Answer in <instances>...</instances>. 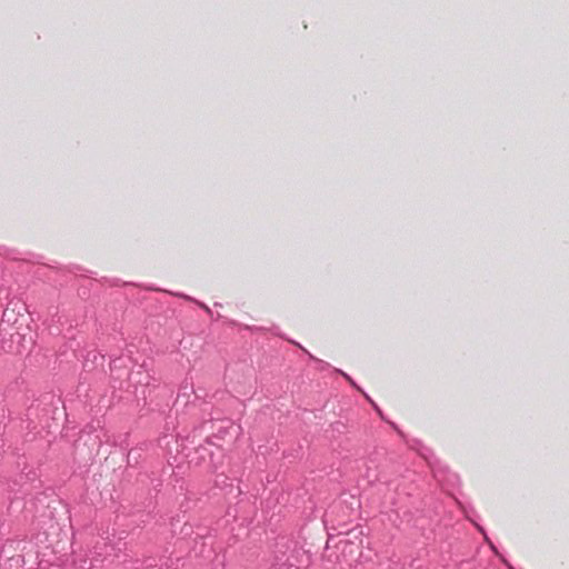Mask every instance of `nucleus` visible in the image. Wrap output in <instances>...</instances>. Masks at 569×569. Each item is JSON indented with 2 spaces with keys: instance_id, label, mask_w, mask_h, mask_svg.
Returning <instances> with one entry per match:
<instances>
[{
  "instance_id": "4",
  "label": "nucleus",
  "mask_w": 569,
  "mask_h": 569,
  "mask_svg": "<svg viewBox=\"0 0 569 569\" xmlns=\"http://www.w3.org/2000/svg\"><path fill=\"white\" fill-rule=\"evenodd\" d=\"M200 307L203 308L208 313H211V310L209 307H207L206 305L203 303H200Z\"/></svg>"
},
{
  "instance_id": "1",
  "label": "nucleus",
  "mask_w": 569,
  "mask_h": 569,
  "mask_svg": "<svg viewBox=\"0 0 569 569\" xmlns=\"http://www.w3.org/2000/svg\"><path fill=\"white\" fill-rule=\"evenodd\" d=\"M362 530L358 528L351 529L343 535H338L336 538L330 536L326 548L329 549L330 545L335 543V547L341 549L343 555H351L353 552L352 547H358L362 543Z\"/></svg>"
},
{
  "instance_id": "3",
  "label": "nucleus",
  "mask_w": 569,
  "mask_h": 569,
  "mask_svg": "<svg viewBox=\"0 0 569 569\" xmlns=\"http://www.w3.org/2000/svg\"><path fill=\"white\" fill-rule=\"evenodd\" d=\"M338 372H339V373H341V375H342L347 380H349L352 385H355V383H353V381L351 380V378H350L346 372H343V371H341V370H338Z\"/></svg>"
},
{
  "instance_id": "2",
  "label": "nucleus",
  "mask_w": 569,
  "mask_h": 569,
  "mask_svg": "<svg viewBox=\"0 0 569 569\" xmlns=\"http://www.w3.org/2000/svg\"><path fill=\"white\" fill-rule=\"evenodd\" d=\"M239 426L234 425L233 422H221L217 426V435L214 437L219 439H223L226 436L236 438L239 435Z\"/></svg>"
}]
</instances>
